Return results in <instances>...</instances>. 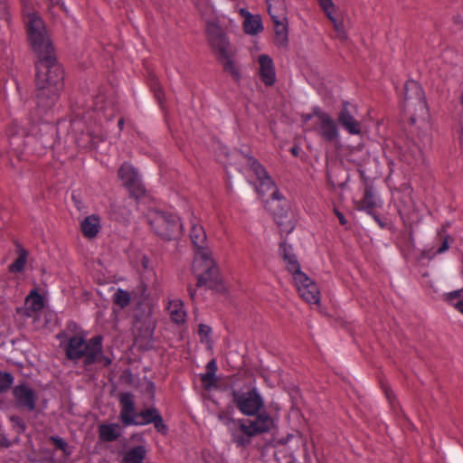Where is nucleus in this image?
<instances>
[{"label": "nucleus", "mask_w": 463, "mask_h": 463, "mask_svg": "<svg viewBox=\"0 0 463 463\" xmlns=\"http://www.w3.org/2000/svg\"><path fill=\"white\" fill-rule=\"evenodd\" d=\"M26 31L33 50L38 55L36 70V103L39 115L38 123L25 118L14 120L6 129L10 155L17 160L24 159L25 152H37L30 148L33 141L37 140L43 130L51 128L52 118L49 113L56 105L63 90V71L53 55V48L46 34L43 20L35 14L27 15Z\"/></svg>", "instance_id": "nucleus-1"}, {"label": "nucleus", "mask_w": 463, "mask_h": 463, "mask_svg": "<svg viewBox=\"0 0 463 463\" xmlns=\"http://www.w3.org/2000/svg\"><path fill=\"white\" fill-rule=\"evenodd\" d=\"M190 239L195 248L192 270L197 278L198 288H216L221 282L219 269L206 247V233L203 227L194 221L191 222Z\"/></svg>", "instance_id": "nucleus-2"}, {"label": "nucleus", "mask_w": 463, "mask_h": 463, "mask_svg": "<svg viewBox=\"0 0 463 463\" xmlns=\"http://www.w3.org/2000/svg\"><path fill=\"white\" fill-rule=\"evenodd\" d=\"M279 255L284 261L286 269L292 274L299 296L309 304H318L320 293L317 285L307 274L301 271L300 264L292 246L287 242H281L279 244Z\"/></svg>", "instance_id": "nucleus-3"}, {"label": "nucleus", "mask_w": 463, "mask_h": 463, "mask_svg": "<svg viewBox=\"0 0 463 463\" xmlns=\"http://www.w3.org/2000/svg\"><path fill=\"white\" fill-rule=\"evenodd\" d=\"M101 342H103V337L99 335H94L89 340L81 335H72L61 345L68 360L74 364L82 360L83 365L87 369L96 364L101 355Z\"/></svg>", "instance_id": "nucleus-4"}, {"label": "nucleus", "mask_w": 463, "mask_h": 463, "mask_svg": "<svg viewBox=\"0 0 463 463\" xmlns=\"http://www.w3.org/2000/svg\"><path fill=\"white\" fill-rule=\"evenodd\" d=\"M206 34L208 43L222 64L223 70L228 72L235 81L241 79V73L232 59V52L226 34L222 28L214 21L206 23Z\"/></svg>", "instance_id": "nucleus-5"}, {"label": "nucleus", "mask_w": 463, "mask_h": 463, "mask_svg": "<svg viewBox=\"0 0 463 463\" xmlns=\"http://www.w3.org/2000/svg\"><path fill=\"white\" fill-rule=\"evenodd\" d=\"M146 218L153 232L164 240H175L182 233L180 219L171 212L151 209Z\"/></svg>", "instance_id": "nucleus-6"}, {"label": "nucleus", "mask_w": 463, "mask_h": 463, "mask_svg": "<svg viewBox=\"0 0 463 463\" xmlns=\"http://www.w3.org/2000/svg\"><path fill=\"white\" fill-rule=\"evenodd\" d=\"M244 164L250 171L255 175L258 184H256V191L261 196L270 193L273 200L280 201L283 199L282 194L276 188L275 183L264 168V166L254 157L250 156H243Z\"/></svg>", "instance_id": "nucleus-7"}, {"label": "nucleus", "mask_w": 463, "mask_h": 463, "mask_svg": "<svg viewBox=\"0 0 463 463\" xmlns=\"http://www.w3.org/2000/svg\"><path fill=\"white\" fill-rule=\"evenodd\" d=\"M316 120L313 124L314 131L326 143L337 144L340 142V132L337 122L326 111L315 107Z\"/></svg>", "instance_id": "nucleus-8"}, {"label": "nucleus", "mask_w": 463, "mask_h": 463, "mask_svg": "<svg viewBox=\"0 0 463 463\" xmlns=\"http://www.w3.org/2000/svg\"><path fill=\"white\" fill-rule=\"evenodd\" d=\"M268 13L274 24V42L279 47H287L288 43V26L284 23L286 19L283 14L285 8L283 0H266Z\"/></svg>", "instance_id": "nucleus-9"}, {"label": "nucleus", "mask_w": 463, "mask_h": 463, "mask_svg": "<svg viewBox=\"0 0 463 463\" xmlns=\"http://www.w3.org/2000/svg\"><path fill=\"white\" fill-rule=\"evenodd\" d=\"M232 396V402L243 415L257 414L264 404L261 395L255 388L247 392L234 390Z\"/></svg>", "instance_id": "nucleus-10"}, {"label": "nucleus", "mask_w": 463, "mask_h": 463, "mask_svg": "<svg viewBox=\"0 0 463 463\" xmlns=\"http://www.w3.org/2000/svg\"><path fill=\"white\" fill-rule=\"evenodd\" d=\"M118 176L131 197L139 199L145 195L146 188L137 170L132 165L123 163L118 171Z\"/></svg>", "instance_id": "nucleus-11"}, {"label": "nucleus", "mask_w": 463, "mask_h": 463, "mask_svg": "<svg viewBox=\"0 0 463 463\" xmlns=\"http://www.w3.org/2000/svg\"><path fill=\"white\" fill-rule=\"evenodd\" d=\"M119 416L118 419L123 426H137L138 413L134 395L131 392H121L118 396Z\"/></svg>", "instance_id": "nucleus-12"}, {"label": "nucleus", "mask_w": 463, "mask_h": 463, "mask_svg": "<svg viewBox=\"0 0 463 463\" xmlns=\"http://www.w3.org/2000/svg\"><path fill=\"white\" fill-rule=\"evenodd\" d=\"M254 419L241 420V430L250 436L269 431L274 426L272 417L267 411H259Z\"/></svg>", "instance_id": "nucleus-13"}, {"label": "nucleus", "mask_w": 463, "mask_h": 463, "mask_svg": "<svg viewBox=\"0 0 463 463\" xmlns=\"http://www.w3.org/2000/svg\"><path fill=\"white\" fill-rule=\"evenodd\" d=\"M354 107L348 101H343L342 108L337 114V123L345 131L353 136L362 133V125L353 113Z\"/></svg>", "instance_id": "nucleus-14"}, {"label": "nucleus", "mask_w": 463, "mask_h": 463, "mask_svg": "<svg viewBox=\"0 0 463 463\" xmlns=\"http://www.w3.org/2000/svg\"><path fill=\"white\" fill-rule=\"evenodd\" d=\"M13 395L18 408L33 411L36 408L37 394L27 384L22 383L13 388Z\"/></svg>", "instance_id": "nucleus-15"}, {"label": "nucleus", "mask_w": 463, "mask_h": 463, "mask_svg": "<svg viewBox=\"0 0 463 463\" xmlns=\"http://www.w3.org/2000/svg\"><path fill=\"white\" fill-rule=\"evenodd\" d=\"M354 204L357 211L373 214L376 208L381 207L382 202L374 194L373 187L365 185L363 197L360 200H354Z\"/></svg>", "instance_id": "nucleus-16"}, {"label": "nucleus", "mask_w": 463, "mask_h": 463, "mask_svg": "<svg viewBox=\"0 0 463 463\" xmlns=\"http://www.w3.org/2000/svg\"><path fill=\"white\" fill-rule=\"evenodd\" d=\"M318 5L324 12L325 15L328 18V20L332 23L335 37L340 40H345L346 38L345 31L344 28V24L342 21L337 20L335 16L336 12L335 5L332 0H317Z\"/></svg>", "instance_id": "nucleus-17"}, {"label": "nucleus", "mask_w": 463, "mask_h": 463, "mask_svg": "<svg viewBox=\"0 0 463 463\" xmlns=\"http://www.w3.org/2000/svg\"><path fill=\"white\" fill-rule=\"evenodd\" d=\"M260 64L259 76L265 86L270 87L276 81V71L272 59L267 54H261L258 58Z\"/></svg>", "instance_id": "nucleus-18"}, {"label": "nucleus", "mask_w": 463, "mask_h": 463, "mask_svg": "<svg viewBox=\"0 0 463 463\" xmlns=\"http://www.w3.org/2000/svg\"><path fill=\"white\" fill-rule=\"evenodd\" d=\"M43 307L44 300L43 296L37 289L31 290L29 295L25 298L24 315L28 317H35Z\"/></svg>", "instance_id": "nucleus-19"}, {"label": "nucleus", "mask_w": 463, "mask_h": 463, "mask_svg": "<svg viewBox=\"0 0 463 463\" xmlns=\"http://www.w3.org/2000/svg\"><path fill=\"white\" fill-rule=\"evenodd\" d=\"M155 326L150 321H145L136 335V343L140 348L149 350L153 347Z\"/></svg>", "instance_id": "nucleus-20"}, {"label": "nucleus", "mask_w": 463, "mask_h": 463, "mask_svg": "<svg viewBox=\"0 0 463 463\" xmlns=\"http://www.w3.org/2000/svg\"><path fill=\"white\" fill-rule=\"evenodd\" d=\"M80 230L85 238L93 239L100 230V218L97 214H91L83 219Z\"/></svg>", "instance_id": "nucleus-21"}, {"label": "nucleus", "mask_w": 463, "mask_h": 463, "mask_svg": "<svg viewBox=\"0 0 463 463\" xmlns=\"http://www.w3.org/2000/svg\"><path fill=\"white\" fill-rule=\"evenodd\" d=\"M121 433L122 429L118 423H103L99 426V439L106 442L117 440Z\"/></svg>", "instance_id": "nucleus-22"}, {"label": "nucleus", "mask_w": 463, "mask_h": 463, "mask_svg": "<svg viewBox=\"0 0 463 463\" xmlns=\"http://www.w3.org/2000/svg\"><path fill=\"white\" fill-rule=\"evenodd\" d=\"M416 100L420 105L423 106V93L420 86L415 80H408L404 85V103L409 102L410 100ZM406 106V104H404Z\"/></svg>", "instance_id": "nucleus-23"}, {"label": "nucleus", "mask_w": 463, "mask_h": 463, "mask_svg": "<svg viewBox=\"0 0 463 463\" xmlns=\"http://www.w3.org/2000/svg\"><path fill=\"white\" fill-rule=\"evenodd\" d=\"M167 311L171 320L175 324H181L185 321L186 313L184 309V303L179 299H174L168 302Z\"/></svg>", "instance_id": "nucleus-24"}, {"label": "nucleus", "mask_w": 463, "mask_h": 463, "mask_svg": "<svg viewBox=\"0 0 463 463\" xmlns=\"http://www.w3.org/2000/svg\"><path fill=\"white\" fill-rule=\"evenodd\" d=\"M103 109L102 105H99V103L96 101L94 104L93 111H76L74 110V119L73 122L75 123L78 120H82L85 124H88L89 121H91L92 119L96 123L97 121L101 120V110Z\"/></svg>", "instance_id": "nucleus-25"}, {"label": "nucleus", "mask_w": 463, "mask_h": 463, "mask_svg": "<svg viewBox=\"0 0 463 463\" xmlns=\"http://www.w3.org/2000/svg\"><path fill=\"white\" fill-rule=\"evenodd\" d=\"M16 253L17 258L15 260L9 265V271L12 273H20L24 271L26 263L29 252L25 250L21 244L16 243Z\"/></svg>", "instance_id": "nucleus-26"}, {"label": "nucleus", "mask_w": 463, "mask_h": 463, "mask_svg": "<svg viewBox=\"0 0 463 463\" xmlns=\"http://www.w3.org/2000/svg\"><path fill=\"white\" fill-rule=\"evenodd\" d=\"M146 453V450L143 446H136L126 452L122 463H142Z\"/></svg>", "instance_id": "nucleus-27"}, {"label": "nucleus", "mask_w": 463, "mask_h": 463, "mask_svg": "<svg viewBox=\"0 0 463 463\" xmlns=\"http://www.w3.org/2000/svg\"><path fill=\"white\" fill-rule=\"evenodd\" d=\"M241 420H238V429L231 430L232 439L238 447H246L250 443V439L253 436L248 435L241 430Z\"/></svg>", "instance_id": "nucleus-28"}, {"label": "nucleus", "mask_w": 463, "mask_h": 463, "mask_svg": "<svg viewBox=\"0 0 463 463\" xmlns=\"http://www.w3.org/2000/svg\"><path fill=\"white\" fill-rule=\"evenodd\" d=\"M444 300L463 315V288L444 294Z\"/></svg>", "instance_id": "nucleus-29"}, {"label": "nucleus", "mask_w": 463, "mask_h": 463, "mask_svg": "<svg viewBox=\"0 0 463 463\" xmlns=\"http://www.w3.org/2000/svg\"><path fill=\"white\" fill-rule=\"evenodd\" d=\"M159 414V411L156 408L142 410L138 413L137 426L151 424L153 421H156V418H157Z\"/></svg>", "instance_id": "nucleus-30"}, {"label": "nucleus", "mask_w": 463, "mask_h": 463, "mask_svg": "<svg viewBox=\"0 0 463 463\" xmlns=\"http://www.w3.org/2000/svg\"><path fill=\"white\" fill-rule=\"evenodd\" d=\"M243 28L247 34L255 35L262 31L263 26L259 16H250L243 22Z\"/></svg>", "instance_id": "nucleus-31"}, {"label": "nucleus", "mask_w": 463, "mask_h": 463, "mask_svg": "<svg viewBox=\"0 0 463 463\" xmlns=\"http://www.w3.org/2000/svg\"><path fill=\"white\" fill-rule=\"evenodd\" d=\"M130 294L122 288H118L113 294V302L121 308L127 307L130 304Z\"/></svg>", "instance_id": "nucleus-32"}, {"label": "nucleus", "mask_w": 463, "mask_h": 463, "mask_svg": "<svg viewBox=\"0 0 463 463\" xmlns=\"http://www.w3.org/2000/svg\"><path fill=\"white\" fill-rule=\"evenodd\" d=\"M13 383L14 377L10 373H0V393L5 392L7 390H9Z\"/></svg>", "instance_id": "nucleus-33"}, {"label": "nucleus", "mask_w": 463, "mask_h": 463, "mask_svg": "<svg viewBox=\"0 0 463 463\" xmlns=\"http://www.w3.org/2000/svg\"><path fill=\"white\" fill-rule=\"evenodd\" d=\"M200 379L203 384V387L205 390H211L213 387L217 385L218 379L216 375L204 373L200 375Z\"/></svg>", "instance_id": "nucleus-34"}, {"label": "nucleus", "mask_w": 463, "mask_h": 463, "mask_svg": "<svg viewBox=\"0 0 463 463\" xmlns=\"http://www.w3.org/2000/svg\"><path fill=\"white\" fill-rule=\"evenodd\" d=\"M50 441L55 447V449L61 450L66 456L71 454L68 444L63 439L58 436H52L50 438Z\"/></svg>", "instance_id": "nucleus-35"}, {"label": "nucleus", "mask_w": 463, "mask_h": 463, "mask_svg": "<svg viewBox=\"0 0 463 463\" xmlns=\"http://www.w3.org/2000/svg\"><path fill=\"white\" fill-rule=\"evenodd\" d=\"M150 88H151V90L154 93V96H155V99H156V101L161 106H163L165 95H164V92H163V90L161 89V86L159 85V83H158L156 79H153L151 80Z\"/></svg>", "instance_id": "nucleus-36"}, {"label": "nucleus", "mask_w": 463, "mask_h": 463, "mask_svg": "<svg viewBox=\"0 0 463 463\" xmlns=\"http://www.w3.org/2000/svg\"><path fill=\"white\" fill-rule=\"evenodd\" d=\"M211 332L212 329L209 326L201 324L198 328V335L200 336L201 342H208Z\"/></svg>", "instance_id": "nucleus-37"}, {"label": "nucleus", "mask_w": 463, "mask_h": 463, "mask_svg": "<svg viewBox=\"0 0 463 463\" xmlns=\"http://www.w3.org/2000/svg\"><path fill=\"white\" fill-rule=\"evenodd\" d=\"M10 421L17 429L18 432L24 431L26 426H25L24 420L20 416H17V415L11 416Z\"/></svg>", "instance_id": "nucleus-38"}, {"label": "nucleus", "mask_w": 463, "mask_h": 463, "mask_svg": "<svg viewBox=\"0 0 463 463\" xmlns=\"http://www.w3.org/2000/svg\"><path fill=\"white\" fill-rule=\"evenodd\" d=\"M154 424L155 429L159 433H165L167 428L166 425L164 423L162 416L159 414L157 418H156V421L152 422Z\"/></svg>", "instance_id": "nucleus-39"}, {"label": "nucleus", "mask_w": 463, "mask_h": 463, "mask_svg": "<svg viewBox=\"0 0 463 463\" xmlns=\"http://www.w3.org/2000/svg\"><path fill=\"white\" fill-rule=\"evenodd\" d=\"M382 389H383V392L386 399L390 402L391 406L393 407L394 406V395H393L392 391L388 386H386L384 384L382 385Z\"/></svg>", "instance_id": "nucleus-40"}, {"label": "nucleus", "mask_w": 463, "mask_h": 463, "mask_svg": "<svg viewBox=\"0 0 463 463\" xmlns=\"http://www.w3.org/2000/svg\"><path fill=\"white\" fill-rule=\"evenodd\" d=\"M450 238L449 236L444 237L441 245L438 248L436 254H442L447 251L449 248Z\"/></svg>", "instance_id": "nucleus-41"}, {"label": "nucleus", "mask_w": 463, "mask_h": 463, "mask_svg": "<svg viewBox=\"0 0 463 463\" xmlns=\"http://www.w3.org/2000/svg\"><path fill=\"white\" fill-rule=\"evenodd\" d=\"M217 370H218V365H217L215 359H212L211 361H209L206 365L205 373L216 375Z\"/></svg>", "instance_id": "nucleus-42"}, {"label": "nucleus", "mask_w": 463, "mask_h": 463, "mask_svg": "<svg viewBox=\"0 0 463 463\" xmlns=\"http://www.w3.org/2000/svg\"><path fill=\"white\" fill-rule=\"evenodd\" d=\"M96 363H102L104 366H109L111 364V359L109 357H106L103 354V345H101V355L99 357V359L96 361Z\"/></svg>", "instance_id": "nucleus-43"}, {"label": "nucleus", "mask_w": 463, "mask_h": 463, "mask_svg": "<svg viewBox=\"0 0 463 463\" xmlns=\"http://www.w3.org/2000/svg\"><path fill=\"white\" fill-rule=\"evenodd\" d=\"M218 418L221 421L224 422L225 424H228L229 422L237 424V422L231 419L225 412L219 413Z\"/></svg>", "instance_id": "nucleus-44"}, {"label": "nucleus", "mask_w": 463, "mask_h": 463, "mask_svg": "<svg viewBox=\"0 0 463 463\" xmlns=\"http://www.w3.org/2000/svg\"><path fill=\"white\" fill-rule=\"evenodd\" d=\"M334 213L335 214V216L337 217V219L339 220V222L342 224V225H345L347 223V220L345 219V217L344 216V214L339 211L337 210L336 208L334 209Z\"/></svg>", "instance_id": "nucleus-45"}, {"label": "nucleus", "mask_w": 463, "mask_h": 463, "mask_svg": "<svg viewBox=\"0 0 463 463\" xmlns=\"http://www.w3.org/2000/svg\"><path fill=\"white\" fill-rule=\"evenodd\" d=\"M373 221L379 225L381 228L385 227V223L380 219V217L375 213V212H373V214H369Z\"/></svg>", "instance_id": "nucleus-46"}, {"label": "nucleus", "mask_w": 463, "mask_h": 463, "mask_svg": "<svg viewBox=\"0 0 463 463\" xmlns=\"http://www.w3.org/2000/svg\"><path fill=\"white\" fill-rule=\"evenodd\" d=\"M239 14L244 18V21L250 19L252 14L245 8H241Z\"/></svg>", "instance_id": "nucleus-47"}, {"label": "nucleus", "mask_w": 463, "mask_h": 463, "mask_svg": "<svg viewBox=\"0 0 463 463\" xmlns=\"http://www.w3.org/2000/svg\"><path fill=\"white\" fill-rule=\"evenodd\" d=\"M302 118L304 122H307L309 120H312L313 118L316 119L315 108L313 109L311 113L304 115Z\"/></svg>", "instance_id": "nucleus-48"}, {"label": "nucleus", "mask_w": 463, "mask_h": 463, "mask_svg": "<svg viewBox=\"0 0 463 463\" xmlns=\"http://www.w3.org/2000/svg\"><path fill=\"white\" fill-rule=\"evenodd\" d=\"M6 13V5L3 0H0V17L4 16Z\"/></svg>", "instance_id": "nucleus-49"}, {"label": "nucleus", "mask_w": 463, "mask_h": 463, "mask_svg": "<svg viewBox=\"0 0 463 463\" xmlns=\"http://www.w3.org/2000/svg\"><path fill=\"white\" fill-rule=\"evenodd\" d=\"M188 293H189L190 298H191L192 299H194V296H195V294H196V289H195V288H194L193 287H189V288H188Z\"/></svg>", "instance_id": "nucleus-50"}, {"label": "nucleus", "mask_w": 463, "mask_h": 463, "mask_svg": "<svg viewBox=\"0 0 463 463\" xmlns=\"http://www.w3.org/2000/svg\"><path fill=\"white\" fill-rule=\"evenodd\" d=\"M298 151H299V148L296 146L290 148V152L294 156H298Z\"/></svg>", "instance_id": "nucleus-51"}, {"label": "nucleus", "mask_w": 463, "mask_h": 463, "mask_svg": "<svg viewBox=\"0 0 463 463\" xmlns=\"http://www.w3.org/2000/svg\"><path fill=\"white\" fill-rule=\"evenodd\" d=\"M7 446V440L5 437L0 435V447H6Z\"/></svg>", "instance_id": "nucleus-52"}, {"label": "nucleus", "mask_w": 463, "mask_h": 463, "mask_svg": "<svg viewBox=\"0 0 463 463\" xmlns=\"http://www.w3.org/2000/svg\"><path fill=\"white\" fill-rule=\"evenodd\" d=\"M56 6L61 9V11H64L66 12V6L64 5V3H60L59 1H57L56 3Z\"/></svg>", "instance_id": "nucleus-53"}, {"label": "nucleus", "mask_w": 463, "mask_h": 463, "mask_svg": "<svg viewBox=\"0 0 463 463\" xmlns=\"http://www.w3.org/2000/svg\"><path fill=\"white\" fill-rule=\"evenodd\" d=\"M123 125H124V120H123V118L118 119V128H119V129H120V130L123 128Z\"/></svg>", "instance_id": "nucleus-54"}, {"label": "nucleus", "mask_w": 463, "mask_h": 463, "mask_svg": "<svg viewBox=\"0 0 463 463\" xmlns=\"http://www.w3.org/2000/svg\"><path fill=\"white\" fill-rule=\"evenodd\" d=\"M140 289H141V291H142V297L146 298V297H145L146 287H145L144 285H141V286H140Z\"/></svg>", "instance_id": "nucleus-55"}, {"label": "nucleus", "mask_w": 463, "mask_h": 463, "mask_svg": "<svg viewBox=\"0 0 463 463\" xmlns=\"http://www.w3.org/2000/svg\"><path fill=\"white\" fill-rule=\"evenodd\" d=\"M222 152L225 154L226 156H228V153H227V149L226 147H223L222 148Z\"/></svg>", "instance_id": "nucleus-56"}]
</instances>
